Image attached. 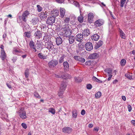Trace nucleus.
I'll list each match as a JSON object with an SVG mask.
<instances>
[{"mask_svg":"<svg viewBox=\"0 0 135 135\" xmlns=\"http://www.w3.org/2000/svg\"><path fill=\"white\" fill-rule=\"evenodd\" d=\"M70 18L66 17L64 20V22L65 24L63 26L62 28V30L64 32V34H71L72 31L69 29V27L68 26V23L70 21Z\"/></svg>","mask_w":135,"mask_h":135,"instance_id":"obj_1","label":"nucleus"},{"mask_svg":"<svg viewBox=\"0 0 135 135\" xmlns=\"http://www.w3.org/2000/svg\"><path fill=\"white\" fill-rule=\"evenodd\" d=\"M53 9L51 11V23H54L55 21V17L57 16L59 14V10L57 8H53Z\"/></svg>","mask_w":135,"mask_h":135,"instance_id":"obj_2","label":"nucleus"},{"mask_svg":"<svg viewBox=\"0 0 135 135\" xmlns=\"http://www.w3.org/2000/svg\"><path fill=\"white\" fill-rule=\"evenodd\" d=\"M67 85L65 83H62L58 93V95L59 97H62Z\"/></svg>","mask_w":135,"mask_h":135,"instance_id":"obj_3","label":"nucleus"},{"mask_svg":"<svg viewBox=\"0 0 135 135\" xmlns=\"http://www.w3.org/2000/svg\"><path fill=\"white\" fill-rule=\"evenodd\" d=\"M29 14L30 13L29 11L27 10L25 11L23 13L22 16H19V19L20 20H22L25 22L26 21V19Z\"/></svg>","mask_w":135,"mask_h":135,"instance_id":"obj_4","label":"nucleus"},{"mask_svg":"<svg viewBox=\"0 0 135 135\" xmlns=\"http://www.w3.org/2000/svg\"><path fill=\"white\" fill-rule=\"evenodd\" d=\"M19 115L20 117L23 119H26L27 118L26 112L22 110H21L19 111Z\"/></svg>","mask_w":135,"mask_h":135,"instance_id":"obj_5","label":"nucleus"},{"mask_svg":"<svg viewBox=\"0 0 135 135\" xmlns=\"http://www.w3.org/2000/svg\"><path fill=\"white\" fill-rule=\"evenodd\" d=\"M104 20L101 19H100L96 21L94 24L96 27H99L102 25L104 23Z\"/></svg>","mask_w":135,"mask_h":135,"instance_id":"obj_6","label":"nucleus"},{"mask_svg":"<svg viewBox=\"0 0 135 135\" xmlns=\"http://www.w3.org/2000/svg\"><path fill=\"white\" fill-rule=\"evenodd\" d=\"M85 47L86 50L89 51H90L93 49V45L90 42H87L86 44Z\"/></svg>","mask_w":135,"mask_h":135,"instance_id":"obj_7","label":"nucleus"},{"mask_svg":"<svg viewBox=\"0 0 135 135\" xmlns=\"http://www.w3.org/2000/svg\"><path fill=\"white\" fill-rule=\"evenodd\" d=\"M94 18L93 14L91 12L89 13L88 15V21L89 23H92Z\"/></svg>","mask_w":135,"mask_h":135,"instance_id":"obj_8","label":"nucleus"},{"mask_svg":"<svg viewBox=\"0 0 135 135\" xmlns=\"http://www.w3.org/2000/svg\"><path fill=\"white\" fill-rule=\"evenodd\" d=\"M0 57L2 60H4L6 58V54L4 50H1Z\"/></svg>","mask_w":135,"mask_h":135,"instance_id":"obj_9","label":"nucleus"},{"mask_svg":"<svg viewBox=\"0 0 135 135\" xmlns=\"http://www.w3.org/2000/svg\"><path fill=\"white\" fill-rule=\"evenodd\" d=\"M64 69L65 72L69 71V65L67 61H65L63 63Z\"/></svg>","mask_w":135,"mask_h":135,"instance_id":"obj_10","label":"nucleus"},{"mask_svg":"<svg viewBox=\"0 0 135 135\" xmlns=\"http://www.w3.org/2000/svg\"><path fill=\"white\" fill-rule=\"evenodd\" d=\"M99 55L97 53H94L90 54L88 58L90 59H97Z\"/></svg>","mask_w":135,"mask_h":135,"instance_id":"obj_11","label":"nucleus"},{"mask_svg":"<svg viewBox=\"0 0 135 135\" xmlns=\"http://www.w3.org/2000/svg\"><path fill=\"white\" fill-rule=\"evenodd\" d=\"M34 32H35V34H41V33L40 31L37 29H35L32 31L30 30L29 32H25L24 34H30L31 33H33Z\"/></svg>","mask_w":135,"mask_h":135,"instance_id":"obj_12","label":"nucleus"},{"mask_svg":"<svg viewBox=\"0 0 135 135\" xmlns=\"http://www.w3.org/2000/svg\"><path fill=\"white\" fill-rule=\"evenodd\" d=\"M74 58L75 60L82 63L84 62L85 61V60L84 59L78 56H74Z\"/></svg>","mask_w":135,"mask_h":135,"instance_id":"obj_13","label":"nucleus"},{"mask_svg":"<svg viewBox=\"0 0 135 135\" xmlns=\"http://www.w3.org/2000/svg\"><path fill=\"white\" fill-rule=\"evenodd\" d=\"M72 131V128L69 127H65L62 129V131L65 133H70Z\"/></svg>","mask_w":135,"mask_h":135,"instance_id":"obj_14","label":"nucleus"},{"mask_svg":"<svg viewBox=\"0 0 135 135\" xmlns=\"http://www.w3.org/2000/svg\"><path fill=\"white\" fill-rule=\"evenodd\" d=\"M39 20L38 17H35L32 19L31 22L33 25H36L38 23Z\"/></svg>","mask_w":135,"mask_h":135,"instance_id":"obj_15","label":"nucleus"},{"mask_svg":"<svg viewBox=\"0 0 135 135\" xmlns=\"http://www.w3.org/2000/svg\"><path fill=\"white\" fill-rule=\"evenodd\" d=\"M65 11V10L64 8L61 7L60 8V14L61 18H63L64 17Z\"/></svg>","mask_w":135,"mask_h":135,"instance_id":"obj_16","label":"nucleus"},{"mask_svg":"<svg viewBox=\"0 0 135 135\" xmlns=\"http://www.w3.org/2000/svg\"><path fill=\"white\" fill-rule=\"evenodd\" d=\"M29 46L31 49H33V51L35 52L37 51L36 48L35 47V44L32 41H31L29 43Z\"/></svg>","mask_w":135,"mask_h":135,"instance_id":"obj_17","label":"nucleus"},{"mask_svg":"<svg viewBox=\"0 0 135 135\" xmlns=\"http://www.w3.org/2000/svg\"><path fill=\"white\" fill-rule=\"evenodd\" d=\"M83 38V34H77L75 37L76 40L79 42L81 41Z\"/></svg>","mask_w":135,"mask_h":135,"instance_id":"obj_18","label":"nucleus"},{"mask_svg":"<svg viewBox=\"0 0 135 135\" xmlns=\"http://www.w3.org/2000/svg\"><path fill=\"white\" fill-rule=\"evenodd\" d=\"M105 71L108 74V76L112 75V69L108 68L105 69Z\"/></svg>","mask_w":135,"mask_h":135,"instance_id":"obj_19","label":"nucleus"},{"mask_svg":"<svg viewBox=\"0 0 135 135\" xmlns=\"http://www.w3.org/2000/svg\"><path fill=\"white\" fill-rule=\"evenodd\" d=\"M56 77L59 78H61L62 79H65L68 78H71L70 76L68 74H67L66 75H65L60 76L59 75H57Z\"/></svg>","mask_w":135,"mask_h":135,"instance_id":"obj_20","label":"nucleus"},{"mask_svg":"<svg viewBox=\"0 0 135 135\" xmlns=\"http://www.w3.org/2000/svg\"><path fill=\"white\" fill-rule=\"evenodd\" d=\"M71 34L70 35V36L69 37V42L70 44H72L74 41L75 37L74 36L71 35Z\"/></svg>","mask_w":135,"mask_h":135,"instance_id":"obj_21","label":"nucleus"},{"mask_svg":"<svg viewBox=\"0 0 135 135\" xmlns=\"http://www.w3.org/2000/svg\"><path fill=\"white\" fill-rule=\"evenodd\" d=\"M99 37L98 34H93L91 36V38L93 40L97 41L99 39Z\"/></svg>","mask_w":135,"mask_h":135,"instance_id":"obj_22","label":"nucleus"},{"mask_svg":"<svg viewBox=\"0 0 135 135\" xmlns=\"http://www.w3.org/2000/svg\"><path fill=\"white\" fill-rule=\"evenodd\" d=\"M103 44V42L102 41H99L96 45L95 48L97 49L100 47Z\"/></svg>","mask_w":135,"mask_h":135,"instance_id":"obj_23","label":"nucleus"},{"mask_svg":"<svg viewBox=\"0 0 135 135\" xmlns=\"http://www.w3.org/2000/svg\"><path fill=\"white\" fill-rule=\"evenodd\" d=\"M56 40V44L57 45H59L62 43V40L60 37H57Z\"/></svg>","mask_w":135,"mask_h":135,"instance_id":"obj_24","label":"nucleus"},{"mask_svg":"<svg viewBox=\"0 0 135 135\" xmlns=\"http://www.w3.org/2000/svg\"><path fill=\"white\" fill-rule=\"evenodd\" d=\"M80 15L78 17V21L80 23L83 22L84 17L83 16L81 13V11H80Z\"/></svg>","mask_w":135,"mask_h":135,"instance_id":"obj_25","label":"nucleus"},{"mask_svg":"<svg viewBox=\"0 0 135 135\" xmlns=\"http://www.w3.org/2000/svg\"><path fill=\"white\" fill-rule=\"evenodd\" d=\"M38 57L41 59H45L47 58V56L43 55L42 53H39L38 54Z\"/></svg>","mask_w":135,"mask_h":135,"instance_id":"obj_26","label":"nucleus"},{"mask_svg":"<svg viewBox=\"0 0 135 135\" xmlns=\"http://www.w3.org/2000/svg\"><path fill=\"white\" fill-rule=\"evenodd\" d=\"M66 56L64 55H63L59 59V62L60 63L64 61V59L66 57Z\"/></svg>","mask_w":135,"mask_h":135,"instance_id":"obj_27","label":"nucleus"},{"mask_svg":"<svg viewBox=\"0 0 135 135\" xmlns=\"http://www.w3.org/2000/svg\"><path fill=\"white\" fill-rule=\"evenodd\" d=\"M72 113L73 117L74 118H76L77 115V110L75 109L72 112Z\"/></svg>","mask_w":135,"mask_h":135,"instance_id":"obj_28","label":"nucleus"},{"mask_svg":"<svg viewBox=\"0 0 135 135\" xmlns=\"http://www.w3.org/2000/svg\"><path fill=\"white\" fill-rule=\"evenodd\" d=\"M101 93L99 91H98L95 94V97L96 99H98L101 97Z\"/></svg>","mask_w":135,"mask_h":135,"instance_id":"obj_29","label":"nucleus"},{"mask_svg":"<svg viewBox=\"0 0 135 135\" xmlns=\"http://www.w3.org/2000/svg\"><path fill=\"white\" fill-rule=\"evenodd\" d=\"M92 79L93 81L100 83H102V81L98 79L95 76H93L92 78Z\"/></svg>","mask_w":135,"mask_h":135,"instance_id":"obj_30","label":"nucleus"},{"mask_svg":"<svg viewBox=\"0 0 135 135\" xmlns=\"http://www.w3.org/2000/svg\"><path fill=\"white\" fill-rule=\"evenodd\" d=\"M25 75L26 78H28L29 76V69L27 68L25 70Z\"/></svg>","mask_w":135,"mask_h":135,"instance_id":"obj_31","label":"nucleus"},{"mask_svg":"<svg viewBox=\"0 0 135 135\" xmlns=\"http://www.w3.org/2000/svg\"><path fill=\"white\" fill-rule=\"evenodd\" d=\"M90 34V32L88 29H85L83 31V34Z\"/></svg>","mask_w":135,"mask_h":135,"instance_id":"obj_32","label":"nucleus"},{"mask_svg":"<svg viewBox=\"0 0 135 135\" xmlns=\"http://www.w3.org/2000/svg\"><path fill=\"white\" fill-rule=\"evenodd\" d=\"M126 61L125 59H122L120 61V64L121 66H124L126 63Z\"/></svg>","mask_w":135,"mask_h":135,"instance_id":"obj_33","label":"nucleus"},{"mask_svg":"<svg viewBox=\"0 0 135 135\" xmlns=\"http://www.w3.org/2000/svg\"><path fill=\"white\" fill-rule=\"evenodd\" d=\"M75 81L76 82L80 83L82 81L81 79L79 77H75Z\"/></svg>","mask_w":135,"mask_h":135,"instance_id":"obj_34","label":"nucleus"},{"mask_svg":"<svg viewBox=\"0 0 135 135\" xmlns=\"http://www.w3.org/2000/svg\"><path fill=\"white\" fill-rule=\"evenodd\" d=\"M57 62L56 61H51V66H55L57 64Z\"/></svg>","mask_w":135,"mask_h":135,"instance_id":"obj_35","label":"nucleus"},{"mask_svg":"<svg viewBox=\"0 0 135 135\" xmlns=\"http://www.w3.org/2000/svg\"><path fill=\"white\" fill-rule=\"evenodd\" d=\"M34 95L36 98H40L41 97L38 94L37 92H34Z\"/></svg>","mask_w":135,"mask_h":135,"instance_id":"obj_36","label":"nucleus"},{"mask_svg":"<svg viewBox=\"0 0 135 135\" xmlns=\"http://www.w3.org/2000/svg\"><path fill=\"white\" fill-rule=\"evenodd\" d=\"M125 76L126 77L130 79H132V75H130L128 74H125Z\"/></svg>","mask_w":135,"mask_h":135,"instance_id":"obj_37","label":"nucleus"},{"mask_svg":"<svg viewBox=\"0 0 135 135\" xmlns=\"http://www.w3.org/2000/svg\"><path fill=\"white\" fill-rule=\"evenodd\" d=\"M126 0H121L120 1V6L121 7H123V5L126 2Z\"/></svg>","mask_w":135,"mask_h":135,"instance_id":"obj_38","label":"nucleus"},{"mask_svg":"<svg viewBox=\"0 0 135 135\" xmlns=\"http://www.w3.org/2000/svg\"><path fill=\"white\" fill-rule=\"evenodd\" d=\"M51 17H48L47 20L46 21V23L47 24H49V25H51Z\"/></svg>","mask_w":135,"mask_h":135,"instance_id":"obj_39","label":"nucleus"},{"mask_svg":"<svg viewBox=\"0 0 135 135\" xmlns=\"http://www.w3.org/2000/svg\"><path fill=\"white\" fill-rule=\"evenodd\" d=\"M37 11L38 12H40L42 10V8L39 5H37Z\"/></svg>","mask_w":135,"mask_h":135,"instance_id":"obj_40","label":"nucleus"},{"mask_svg":"<svg viewBox=\"0 0 135 135\" xmlns=\"http://www.w3.org/2000/svg\"><path fill=\"white\" fill-rule=\"evenodd\" d=\"M20 52V50L16 49H14L13 51V52L14 54H15L16 53H19Z\"/></svg>","mask_w":135,"mask_h":135,"instance_id":"obj_41","label":"nucleus"},{"mask_svg":"<svg viewBox=\"0 0 135 135\" xmlns=\"http://www.w3.org/2000/svg\"><path fill=\"white\" fill-rule=\"evenodd\" d=\"M36 46L37 49H38L40 48L41 45L40 43H38L36 44Z\"/></svg>","mask_w":135,"mask_h":135,"instance_id":"obj_42","label":"nucleus"},{"mask_svg":"<svg viewBox=\"0 0 135 135\" xmlns=\"http://www.w3.org/2000/svg\"><path fill=\"white\" fill-rule=\"evenodd\" d=\"M86 88L88 89H90L92 88V85L90 84H88L86 86Z\"/></svg>","mask_w":135,"mask_h":135,"instance_id":"obj_43","label":"nucleus"},{"mask_svg":"<svg viewBox=\"0 0 135 135\" xmlns=\"http://www.w3.org/2000/svg\"><path fill=\"white\" fill-rule=\"evenodd\" d=\"M21 125L24 129H26L27 127V126L25 123H22L21 124Z\"/></svg>","mask_w":135,"mask_h":135,"instance_id":"obj_44","label":"nucleus"},{"mask_svg":"<svg viewBox=\"0 0 135 135\" xmlns=\"http://www.w3.org/2000/svg\"><path fill=\"white\" fill-rule=\"evenodd\" d=\"M55 1L57 3H62L64 2V0H55Z\"/></svg>","mask_w":135,"mask_h":135,"instance_id":"obj_45","label":"nucleus"},{"mask_svg":"<svg viewBox=\"0 0 135 135\" xmlns=\"http://www.w3.org/2000/svg\"><path fill=\"white\" fill-rule=\"evenodd\" d=\"M52 107L51 106V113L53 114H54L55 113V110L54 109L51 108Z\"/></svg>","mask_w":135,"mask_h":135,"instance_id":"obj_46","label":"nucleus"},{"mask_svg":"<svg viewBox=\"0 0 135 135\" xmlns=\"http://www.w3.org/2000/svg\"><path fill=\"white\" fill-rule=\"evenodd\" d=\"M120 36L122 38L124 39L126 38V37L125 34H120Z\"/></svg>","mask_w":135,"mask_h":135,"instance_id":"obj_47","label":"nucleus"},{"mask_svg":"<svg viewBox=\"0 0 135 135\" xmlns=\"http://www.w3.org/2000/svg\"><path fill=\"white\" fill-rule=\"evenodd\" d=\"M85 113V111L84 109H83L81 112V114L82 115H84Z\"/></svg>","mask_w":135,"mask_h":135,"instance_id":"obj_48","label":"nucleus"},{"mask_svg":"<svg viewBox=\"0 0 135 135\" xmlns=\"http://www.w3.org/2000/svg\"><path fill=\"white\" fill-rule=\"evenodd\" d=\"M128 111L130 112L132 110V108L131 106L130 105H128Z\"/></svg>","mask_w":135,"mask_h":135,"instance_id":"obj_49","label":"nucleus"},{"mask_svg":"<svg viewBox=\"0 0 135 135\" xmlns=\"http://www.w3.org/2000/svg\"><path fill=\"white\" fill-rule=\"evenodd\" d=\"M85 64L86 65H89L91 64L90 61H86L85 63Z\"/></svg>","mask_w":135,"mask_h":135,"instance_id":"obj_50","label":"nucleus"},{"mask_svg":"<svg viewBox=\"0 0 135 135\" xmlns=\"http://www.w3.org/2000/svg\"><path fill=\"white\" fill-rule=\"evenodd\" d=\"M109 13L111 17L114 19H115V17H114L113 16V15L112 14V13L110 11L109 12Z\"/></svg>","mask_w":135,"mask_h":135,"instance_id":"obj_51","label":"nucleus"},{"mask_svg":"<svg viewBox=\"0 0 135 135\" xmlns=\"http://www.w3.org/2000/svg\"><path fill=\"white\" fill-rule=\"evenodd\" d=\"M17 60V57H13V59H12V60L13 62H15Z\"/></svg>","mask_w":135,"mask_h":135,"instance_id":"obj_52","label":"nucleus"},{"mask_svg":"<svg viewBox=\"0 0 135 135\" xmlns=\"http://www.w3.org/2000/svg\"><path fill=\"white\" fill-rule=\"evenodd\" d=\"M118 82V80L117 79H115L113 81V83L114 84H116Z\"/></svg>","mask_w":135,"mask_h":135,"instance_id":"obj_53","label":"nucleus"},{"mask_svg":"<svg viewBox=\"0 0 135 135\" xmlns=\"http://www.w3.org/2000/svg\"><path fill=\"white\" fill-rule=\"evenodd\" d=\"M131 123L134 126H135V120H133L131 121Z\"/></svg>","mask_w":135,"mask_h":135,"instance_id":"obj_54","label":"nucleus"},{"mask_svg":"<svg viewBox=\"0 0 135 135\" xmlns=\"http://www.w3.org/2000/svg\"><path fill=\"white\" fill-rule=\"evenodd\" d=\"M31 35L30 34H25L24 36L25 37H26L28 38H30V37Z\"/></svg>","mask_w":135,"mask_h":135,"instance_id":"obj_55","label":"nucleus"},{"mask_svg":"<svg viewBox=\"0 0 135 135\" xmlns=\"http://www.w3.org/2000/svg\"><path fill=\"white\" fill-rule=\"evenodd\" d=\"M83 46L81 45H78V48H79L80 49V50H81L82 49V47Z\"/></svg>","mask_w":135,"mask_h":135,"instance_id":"obj_56","label":"nucleus"},{"mask_svg":"<svg viewBox=\"0 0 135 135\" xmlns=\"http://www.w3.org/2000/svg\"><path fill=\"white\" fill-rule=\"evenodd\" d=\"M7 17L9 18H12V16L11 14H9V15H7Z\"/></svg>","mask_w":135,"mask_h":135,"instance_id":"obj_57","label":"nucleus"},{"mask_svg":"<svg viewBox=\"0 0 135 135\" xmlns=\"http://www.w3.org/2000/svg\"><path fill=\"white\" fill-rule=\"evenodd\" d=\"M93 130L98 132L99 130V128L97 127H95L94 128Z\"/></svg>","mask_w":135,"mask_h":135,"instance_id":"obj_58","label":"nucleus"},{"mask_svg":"<svg viewBox=\"0 0 135 135\" xmlns=\"http://www.w3.org/2000/svg\"><path fill=\"white\" fill-rule=\"evenodd\" d=\"M6 85L9 88L11 89L12 88L11 86L10 85L7 83Z\"/></svg>","mask_w":135,"mask_h":135,"instance_id":"obj_59","label":"nucleus"},{"mask_svg":"<svg viewBox=\"0 0 135 135\" xmlns=\"http://www.w3.org/2000/svg\"><path fill=\"white\" fill-rule=\"evenodd\" d=\"M122 98L124 101H125L126 100V97L125 96H122Z\"/></svg>","mask_w":135,"mask_h":135,"instance_id":"obj_60","label":"nucleus"},{"mask_svg":"<svg viewBox=\"0 0 135 135\" xmlns=\"http://www.w3.org/2000/svg\"><path fill=\"white\" fill-rule=\"evenodd\" d=\"M93 126L92 124H90L88 125V127L89 128H91L93 127Z\"/></svg>","mask_w":135,"mask_h":135,"instance_id":"obj_61","label":"nucleus"},{"mask_svg":"<svg viewBox=\"0 0 135 135\" xmlns=\"http://www.w3.org/2000/svg\"><path fill=\"white\" fill-rule=\"evenodd\" d=\"M109 76V77L108 79V80L109 81L110 80L111 78H112V75H110V76Z\"/></svg>","mask_w":135,"mask_h":135,"instance_id":"obj_62","label":"nucleus"},{"mask_svg":"<svg viewBox=\"0 0 135 135\" xmlns=\"http://www.w3.org/2000/svg\"><path fill=\"white\" fill-rule=\"evenodd\" d=\"M101 5L102 6H103L104 7H105L106 6L105 4L103 2H101Z\"/></svg>","mask_w":135,"mask_h":135,"instance_id":"obj_63","label":"nucleus"},{"mask_svg":"<svg viewBox=\"0 0 135 135\" xmlns=\"http://www.w3.org/2000/svg\"><path fill=\"white\" fill-rule=\"evenodd\" d=\"M119 32L120 34H123V32L122 30H120V29H119Z\"/></svg>","mask_w":135,"mask_h":135,"instance_id":"obj_64","label":"nucleus"}]
</instances>
